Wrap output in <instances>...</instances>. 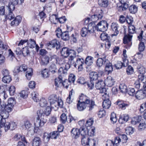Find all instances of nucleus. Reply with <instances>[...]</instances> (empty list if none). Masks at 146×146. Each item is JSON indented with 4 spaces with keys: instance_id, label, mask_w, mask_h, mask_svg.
I'll use <instances>...</instances> for the list:
<instances>
[{
    "instance_id": "obj_1",
    "label": "nucleus",
    "mask_w": 146,
    "mask_h": 146,
    "mask_svg": "<svg viewBox=\"0 0 146 146\" xmlns=\"http://www.w3.org/2000/svg\"><path fill=\"white\" fill-rule=\"evenodd\" d=\"M69 62L75 68L77 66L79 70H81L83 69V65L84 64V60L81 56L77 55L76 56V54L75 56L72 57Z\"/></svg>"
},
{
    "instance_id": "obj_2",
    "label": "nucleus",
    "mask_w": 146,
    "mask_h": 146,
    "mask_svg": "<svg viewBox=\"0 0 146 146\" xmlns=\"http://www.w3.org/2000/svg\"><path fill=\"white\" fill-rule=\"evenodd\" d=\"M48 100L51 108H54V107L57 108L62 107L63 101L61 99L59 100L56 95L53 94L50 95L48 97Z\"/></svg>"
},
{
    "instance_id": "obj_3",
    "label": "nucleus",
    "mask_w": 146,
    "mask_h": 146,
    "mask_svg": "<svg viewBox=\"0 0 146 146\" xmlns=\"http://www.w3.org/2000/svg\"><path fill=\"white\" fill-rule=\"evenodd\" d=\"M135 27L133 25H130L128 26V33L129 34L127 35H125L123 38V42L124 44H127V46L128 48L130 47L132 44L131 42L132 35L130 34H132L134 33L135 32Z\"/></svg>"
},
{
    "instance_id": "obj_4",
    "label": "nucleus",
    "mask_w": 146,
    "mask_h": 146,
    "mask_svg": "<svg viewBox=\"0 0 146 146\" xmlns=\"http://www.w3.org/2000/svg\"><path fill=\"white\" fill-rule=\"evenodd\" d=\"M0 126L1 128L4 127L6 131L9 129L13 130L17 128V125L14 122L9 123L6 122L5 120H2L0 122Z\"/></svg>"
},
{
    "instance_id": "obj_5",
    "label": "nucleus",
    "mask_w": 146,
    "mask_h": 146,
    "mask_svg": "<svg viewBox=\"0 0 146 146\" xmlns=\"http://www.w3.org/2000/svg\"><path fill=\"white\" fill-rule=\"evenodd\" d=\"M95 25L93 23H90L88 27H83L81 29V34L82 36H86L87 35L93 33L94 31V27Z\"/></svg>"
},
{
    "instance_id": "obj_6",
    "label": "nucleus",
    "mask_w": 146,
    "mask_h": 146,
    "mask_svg": "<svg viewBox=\"0 0 146 146\" xmlns=\"http://www.w3.org/2000/svg\"><path fill=\"white\" fill-rule=\"evenodd\" d=\"M62 55L65 57L69 56L68 59L72 58V57L75 56L76 54V52L73 50L69 49L67 47H63L61 51Z\"/></svg>"
},
{
    "instance_id": "obj_7",
    "label": "nucleus",
    "mask_w": 146,
    "mask_h": 146,
    "mask_svg": "<svg viewBox=\"0 0 146 146\" xmlns=\"http://www.w3.org/2000/svg\"><path fill=\"white\" fill-rule=\"evenodd\" d=\"M108 26V24L105 21H102L99 22L95 26L94 25V31L97 30L98 31L104 32L107 30Z\"/></svg>"
},
{
    "instance_id": "obj_8",
    "label": "nucleus",
    "mask_w": 146,
    "mask_h": 146,
    "mask_svg": "<svg viewBox=\"0 0 146 146\" xmlns=\"http://www.w3.org/2000/svg\"><path fill=\"white\" fill-rule=\"evenodd\" d=\"M78 102L86 103L88 105H90V110L92 109L95 105L94 101L87 98V97L83 94L80 96L79 100L78 101Z\"/></svg>"
},
{
    "instance_id": "obj_9",
    "label": "nucleus",
    "mask_w": 146,
    "mask_h": 146,
    "mask_svg": "<svg viewBox=\"0 0 146 146\" xmlns=\"http://www.w3.org/2000/svg\"><path fill=\"white\" fill-rule=\"evenodd\" d=\"M103 17V13L101 10L100 11V12L99 13L96 15H94L91 16V18H88L85 21V23L87 24L89 22L90 19L92 21L91 23H93L95 25V22L97 21L98 20L101 19Z\"/></svg>"
},
{
    "instance_id": "obj_10",
    "label": "nucleus",
    "mask_w": 146,
    "mask_h": 146,
    "mask_svg": "<svg viewBox=\"0 0 146 146\" xmlns=\"http://www.w3.org/2000/svg\"><path fill=\"white\" fill-rule=\"evenodd\" d=\"M121 5L117 6V9L120 12L125 11L128 8L130 5L128 0H118Z\"/></svg>"
},
{
    "instance_id": "obj_11",
    "label": "nucleus",
    "mask_w": 146,
    "mask_h": 146,
    "mask_svg": "<svg viewBox=\"0 0 146 146\" xmlns=\"http://www.w3.org/2000/svg\"><path fill=\"white\" fill-rule=\"evenodd\" d=\"M48 48L50 49L52 48H56V50H58L60 46L59 42L56 39L52 40L46 44Z\"/></svg>"
},
{
    "instance_id": "obj_12",
    "label": "nucleus",
    "mask_w": 146,
    "mask_h": 146,
    "mask_svg": "<svg viewBox=\"0 0 146 146\" xmlns=\"http://www.w3.org/2000/svg\"><path fill=\"white\" fill-rule=\"evenodd\" d=\"M10 3L8 7L10 9L14 10L15 6L17 5H21L24 2V0H10Z\"/></svg>"
},
{
    "instance_id": "obj_13",
    "label": "nucleus",
    "mask_w": 146,
    "mask_h": 146,
    "mask_svg": "<svg viewBox=\"0 0 146 146\" xmlns=\"http://www.w3.org/2000/svg\"><path fill=\"white\" fill-rule=\"evenodd\" d=\"M103 74V73L102 72L98 73L94 72H91L89 74L90 80L93 81H95L98 79V78L100 77V75L102 76Z\"/></svg>"
},
{
    "instance_id": "obj_14",
    "label": "nucleus",
    "mask_w": 146,
    "mask_h": 146,
    "mask_svg": "<svg viewBox=\"0 0 146 146\" xmlns=\"http://www.w3.org/2000/svg\"><path fill=\"white\" fill-rule=\"evenodd\" d=\"M111 30L113 32V34L111 35L112 37L114 36H116L119 33L118 31L119 26L116 23H113L111 25Z\"/></svg>"
},
{
    "instance_id": "obj_15",
    "label": "nucleus",
    "mask_w": 146,
    "mask_h": 146,
    "mask_svg": "<svg viewBox=\"0 0 146 146\" xmlns=\"http://www.w3.org/2000/svg\"><path fill=\"white\" fill-rule=\"evenodd\" d=\"M77 106V109L79 111H82L84 110L85 109H86L87 107L89 108V110L91 111L92 110H90V105H88L86 103L78 102Z\"/></svg>"
},
{
    "instance_id": "obj_16",
    "label": "nucleus",
    "mask_w": 146,
    "mask_h": 146,
    "mask_svg": "<svg viewBox=\"0 0 146 146\" xmlns=\"http://www.w3.org/2000/svg\"><path fill=\"white\" fill-rule=\"evenodd\" d=\"M115 82L114 79L110 76L107 77L104 81L105 85L110 87L113 86Z\"/></svg>"
},
{
    "instance_id": "obj_17",
    "label": "nucleus",
    "mask_w": 146,
    "mask_h": 146,
    "mask_svg": "<svg viewBox=\"0 0 146 146\" xmlns=\"http://www.w3.org/2000/svg\"><path fill=\"white\" fill-rule=\"evenodd\" d=\"M121 140L119 137H116L114 139V141L110 140L107 141V143L106 144V145H108L109 144L112 146L115 145H118L121 142Z\"/></svg>"
},
{
    "instance_id": "obj_18",
    "label": "nucleus",
    "mask_w": 146,
    "mask_h": 146,
    "mask_svg": "<svg viewBox=\"0 0 146 146\" xmlns=\"http://www.w3.org/2000/svg\"><path fill=\"white\" fill-rule=\"evenodd\" d=\"M42 143L41 139L38 137H35L32 142V146H40Z\"/></svg>"
},
{
    "instance_id": "obj_19",
    "label": "nucleus",
    "mask_w": 146,
    "mask_h": 146,
    "mask_svg": "<svg viewBox=\"0 0 146 146\" xmlns=\"http://www.w3.org/2000/svg\"><path fill=\"white\" fill-rule=\"evenodd\" d=\"M13 106L7 104L1 105L0 106V110H5V111H7L9 112L11 111L12 110V109Z\"/></svg>"
},
{
    "instance_id": "obj_20",
    "label": "nucleus",
    "mask_w": 146,
    "mask_h": 146,
    "mask_svg": "<svg viewBox=\"0 0 146 146\" xmlns=\"http://www.w3.org/2000/svg\"><path fill=\"white\" fill-rule=\"evenodd\" d=\"M136 98L139 100L143 99L146 96L145 92L142 90H137L135 95Z\"/></svg>"
},
{
    "instance_id": "obj_21",
    "label": "nucleus",
    "mask_w": 146,
    "mask_h": 146,
    "mask_svg": "<svg viewBox=\"0 0 146 146\" xmlns=\"http://www.w3.org/2000/svg\"><path fill=\"white\" fill-rule=\"evenodd\" d=\"M49 62V57L46 55L43 56L41 58L40 64L41 66H45L47 65Z\"/></svg>"
},
{
    "instance_id": "obj_22",
    "label": "nucleus",
    "mask_w": 146,
    "mask_h": 146,
    "mask_svg": "<svg viewBox=\"0 0 146 146\" xmlns=\"http://www.w3.org/2000/svg\"><path fill=\"white\" fill-rule=\"evenodd\" d=\"M79 130L77 128H73L71 131V135L75 139L78 138L80 135Z\"/></svg>"
},
{
    "instance_id": "obj_23",
    "label": "nucleus",
    "mask_w": 146,
    "mask_h": 146,
    "mask_svg": "<svg viewBox=\"0 0 146 146\" xmlns=\"http://www.w3.org/2000/svg\"><path fill=\"white\" fill-rule=\"evenodd\" d=\"M14 20L11 22V25L12 26L18 25L21 21L22 18L20 16H18L14 18Z\"/></svg>"
},
{
    "instance_id": "obj_24",
    "label": "nucleus",
    "mask_w": 146,
    "mask_h": 146,
    "mask_svg": "<svg viewBox=\"0 0 146 146\" xmlns=\"http://www.w3.org/2000/svg\"><path fill=\"white\" fill-rule=\"evenodd\" d=\"M138 72L139 73L138 78L139 80L145 77V71L144 68L143 67L139 68L138 69Z\"/></svg>"
},
{
    "instance_id": "obj_25",
    "label": "nucleus",
    "mask_w": 146,
    "mask_h": 146,
    "mask_svg": "<svg viewBox=\"0 0 146 146\" xmlns=\"http://www.w3.org/2000/svg\"><path fill=\"white\" fill-rule=\"evenodd\" d=\"M1 112L0 113V115L2 117V119H1L0 122L2 120H5V119L8 117L9 116V112L5 111V110H0Z\"/></svg>"
},
{
    "instance_id": "obj_26",
    "label": "nucleus",
    "mask_w": 146,
    "mask_h": 146,
    "mask_svg": "<svg viewBox=\"0 0 146 146\" xmlns=\"http://www.w3.org/2000/svg\"><path fill=\"white\" fill-rule=\"evenodd\" d=\"M93 57L90 56H87L84 60V63L88 66H90L93 63Z\"/></svg>"
},
{
    "instance_id": "obj_27",
    "label": "nucleus",
    "mask_w": 146,
    "mask_h": 146,
    "mask_svg": "<svg viewBox=\"0 0 146 146\" xmlns=\"http://www.w3.org/2000/svg\"><path fill=\"white\" fill-rule=\"evenodd\" d=\"M107 62L106 63V65L105 68V71L107 72L108 74L111 73L113 71V68L112 64L110 62Z\"/></svg>"
},
{
    "instance_id": "obj_28",
    "label": "nucleus",
    "mask_w": 146,
    "mask_h": 146,
    "mask_svg": "<svg viewBox=\"0 0 146 146\" xmlns=\"http://www.w3.org/2000/svg\"><path fill=\"white\" fill-rule=\"evenodd\" d=\"M111 102L110 100L107 98L104 100L102 103V106L104 108L108 109L111 106Z\"/></svg>"
},
{
    "instance_id": "obj_29",
    "label": "nucleus",
    "mask_w": 146,
    "mask_h": 146,
    "mask_svg": "<svg viewBox=\"0 0 146 146\" xmlns=\"http://www.w3.org/2000/svg\"><path fill=\"white\" fill-rule=\"evenodd\" d=\"M105 85L104 81L100 80L96 83L95 87L97 89H100L101 88L104 87Z\"/></svg>"
},
{
    "instance_id": "obj_30",
    "label": "nucleus",
    "mask_w": 146,
    "mask_h": 146,
    "mask_svg": "<svg viewBox=\"0 0 146 146\" xmlns=\"http://www.w3.org/2000/svg\"><path fill=\"white\" fill-rule=\"evenodd\" d=\"M79 133H80V135L82 136V137H84V136H87L88 135L87 133H88V131L87 128L86 127H81L79 129Z\"/></svg>"
},
{
    "instance_id": "obj_31",
    "label": "nucleus",
    "mask_w": 146,
    "mask_h": 146,
    "mask_svg": "<svg viewBox=\"0 0 146 146\" xmlns=\"http://www.w3.org/2000/svg\"><path fill=\"white\" fill-rule=\"evenodd\" d=\"M90 139V137L88 136H84V137H82L81 139L82 145L84 146L88 145Z\"/></svg>"
},
{
    "instance_id": "obj_32",
    "label": "nucleus",
    "mask_w": 146,
    "mask_h": 146,
    "mask_svg": "<svg viewBox=\"0 0 146 146\" xmlns=\"http://www.w3.org/2000/svg\"><path fill=\"white\" fill-rule=\"evenodd\" d=\"M98 3L100 6L105 8L107 7L109 5L108 0H98Z\"/></svg>"
},
{
    "instance_id": "obj_33",
    "label": "nucleus",
    "mask_w": 146,
    "mask_h": 146,
    "mask_svg": "<svg viewBox=\"0 0 146 146\" xmlns=\"http://www.w3.org/2000/svg\"><path fill=\"white\" fill-rule=\"evenodd\" d=\"M9 13L8 14L6 15V18L7 19L10 20L13 19L15 17V16L12 12L14 10L10 9L9 7H8Z\"/></svg>"
},
{
    "instance_id": "obj_34",
    "label": "nucleus",
    "mask_w": 146,
    "mask_h": 146,
    "mask_svg": "<svg viewBox=\"0 0 146 146\" xmlns=\"http://www.w3.org/2000/svg\"><path fill=\"white\" fill-rule=\"evenodd\" d=\"M61 37L64 40H68L69 39V35L68 31H65L61 34Z\"/></svg>"
},
{
    "instance_id": "obj_35",
    "label": "nucleus",
    "mask_w": 146,
    "mask_h": 146,
    "mask_svg": "<svg viewBox=\"0 0 146 146\" xmlns=\"http://www.w3.org/2000/svg\"><path fill=\"white\" fill-rule=\"evenodd\" d=\"M58 17L56 15H53L50 17V20L51 22L54 24H56L58 23Z\"/></svg>"
},
{
    "instance_id": "obj_36",
    "label": "nucleus",
    "mask_w": 146,
    "mask_h": 146,
    "mask_svg": "<svg viewBox=\"0 0 146 146\" xmlns=\"http://www.w3.org/2000/svg\"><path fill=\"white\" fill-rule=\"evenodd\" d=\"M101 40L103 41H108L110 39V37L106 33H102L100 36Z\"/></svg>"
},
{
    "instance_id": "obj_37",
    "label": "nucleus",
    "mask_w": 146,
    "mask_h": 146,
    "mask_svg": "<svg viewBox=\"0 0 146 146\" xmlns=\"http://www.w3.org/2000/svg\"><path fill=\"white\" fill-rule=\"evenodd\" d=\"M27 42L28 46L31 48H34L36 45V42L33 39H30Z\"/></svg>"
},
{
    "instance_id": "obj_38",
    "label": "nucleus",
    "mask_w": 146,
    "mask_h": 146,
    "mask_svg": "<svg viewBox=\"0 0 146 146\" xmlns=\"http://www.w3.org/2000/svg\"><path fill=\"white\" fill-rule=\"evenodd\" d=\"M50 135L46 132H44L43 135V140L46 143L48 142L50 138Z\"/></svg>"
},
{
    "instance_id": "obj_39",
    "label": "nucleus",
    "mask_w": 146,
    "mask_h": 146,
    "mask_svg": "<svg viewBox=\"0 0 146 146\" xmlns=\"http://www.w3.org/2000/svg\"><path fill=\"white\" fill-rule=\"evenodd\" d=\"M128 8L130 12L132 14L135 13L137 11V7L134 5H131Z\"/></svg>"
},
{
    "instance_id": "obj_40",
    "label": "nucleus",
    "mask_w": 146,
    "mask_h": 146,
    "mask_svg": "<svg viewBox=\"0 0 146 146\" xmlns=\"http://www.w3.org/2000/svg\"><path fill=\"white\" fill-rule=\"evenodd\" d=\"M61 84H63L64 86H65V82H64L63 83L62 82V80L59 78L55 79V85L57 87H58Z\"/></svg>"
},
{
    "instance_id": "obj_41",
    "label": "nucleus",
    "mask_w": 146,
    "mask_h": 146,
    "mask_svg": "<svg viewBox=\"0 0 146 146\" xmlns=\"http://www.w3.org/2000/svg\"><path fill=\"white\" fill-rule=\"evenodd\" d=\"M129 116L127 114H123L121 115L119 117V121H120L121 120L123 121L122 122L125 123L128 120Z\"/></svg>"
},
{
    "instance_id": "obj_42",
    "label": "nucleus",
    "mask_w": 146,
    "mask_h": 146,
    "mask_svg": "<svg viewBox=\"0 0 146 146\" xmlns=\"http://www.w3.org/2000/svg\"><path fill=\"white\" fill-rule=\"evenodd\" d=\"M22 54L24 56H26L30 54V51L28 47L25 46L23 48Z\"/></svg>"
},
{
    "instance_id": "obj_43",
    "label": "nucleus",
    "mask_w": 146,
    "mask_h": 146,
    "mask_svg": "<svg viewBox=\"0 0 146 146\" xmlns=\"http://www.w3.org/2000/svg\"><path fill=\"white\" fill-rule=\"evenodd\" d=\"M119 87L120 92L122 93H126L127 92L128 90L127 86L125 84H120Z\"/></svg>"
},
{
    "instance_id": "obj_44",
    "label": "nucleus",
    "mask_w": 146,
    "mask_h": 146,
    "mask_svg": "<svg viewBox=\"0 0 146 146\" xmlns=\"http://www.w3.org/2000/svg\"><path fill=\"white\" fill-rule=\"evenodd\" d=\"M41 73L42 76L44 78L48 77L50 75L49 70L46 68L42 71Z\"/></svg>"
},
{
    "instance_id": "obj_45",
    "label": "nucleus",
    "mask_w": 146,
    "mask_h": 146,
    "mask_svg": "<svg viewBox=\"0 0 146 146\" xmlns=\"http://www.w3.org/2000/svg\"><path fill=\"white\" fill-rule=\"evenodd\" d=\"M85 86H87L89 89L92 90L94 88V82L93 81L90 80V81L86 82Z\"/></svg>"
},
{
    "instance_id": "obj_46",
    "label": "nucleus",
    "mask_w": 146,
    "mask_h": 146,
    "mask_svg": "<svg viewBox=\"0 0 146 146\" xmlns=\"http://www.w3.org/2000/svg\"><path fill=\"white\" fill-rule=\"evenodd\" d=\"M11 77L10 75L3 76V78L2 80L5 83H9L11 81Z\"/></svg>"
},
{
    "instance_id": "obj_47",
    "label": "nucleus",
    "mask_w": 146,
    "mask_h": 146,
    "mask_svg": "<svg viewBox=\"0 0 146 146\" xmlns=\"http://www.w3.org/2000/svg\"><path fill=\"white\" fill-rule=\"evenodd\" d=\"M50 71L52 73H54L56 72L57 71L56 65L54 64H52L49 68Z\"/></svg>"
},
{
    "instance_id": "obj_48",
    "label": "nucleus",
    "mask_w": 146,
    "mask_h": 146,
    "mask_svg": "<svg viewBox=\"0 0 146 146\" xmlns=\"http://www.w3.org/2000/svg\"><path fill=\"white\" fill-rule=\"evenodd\" d=\"M110 119L113 123H115L117 121V119L115 113L114 112H112L111 115Z\"/></svg>"
},
{
    "instance_id": "obj_49",
    "label": "nucleus",
    "mask_w": 146,
    "mask_h": 146,
    "mask_svg": "<svg viewBox=\"0 0 146 146\" xmlns=\"http://www.w3.org/2000/svg\"><path fill=\"white\" fill-rule=\"evenodd\" d=\"M26 73V76L27 79L30 80L32 74L33 73V69L32 68H29Z\"/></svg>"
},
{
    "instance_id": "obj_50",
    "label": "nucleus",
    "mask_w": 146,
    "mask_h": 146,
    "mask_svg": "<svg viewBox=\"0 0 146 146\" xmlns=\"http://www.w3.org/2000/svg\"><path fill=\"white\" fill-rule=\"evenodd\" d=\"M50 138L52 139H56L57 137L59 135L58 132L57 131H55L51 132L50 133Z\"/></svg>"
},
{
    "instance_id": "obj_51",
    "label": "nucleus",
    "mask_w": 146,
    "mask_h": 146,
    "mask_svg": "<svg viewBox=\"0 0 146 146\" xmlns=\"http://www.w3.org/2000/svg\"><path fill=\"white\" fill-rule=\"evenodd\" d=\"M135 88L139 89L141 87L142 88L143 87L141 81L138 78V80H137L135 83Z\"/></svg>"
},
{
    "instance_id": "obj_52",
    "label": "nucleus",
    "mask_w": 146,
    "mask_h": 146,
    "mask_svg": "<svg viewBox=\"0 0 146 146\" xmlns=\"http://www.w3.org/2000/svg\"><path fill=\"white\" fill-rule=\"evenodd\" d=\"M103 60H102L101 58H98L96 62V65L98 67H101L103 64H105L107 62H104Z\"/></svg>"
},
{
    "instance_id": "obj_53",
    "label": "nucleus",
    "mask_w": 146,
    "mask_h": 146,
    "mask_svg": "<svg viewBox=\"0 0 146 146\" xmlns=\"http://www.w3.org/2000/svg\"><path fill=\"white\" fill-rule=\"evenodd\" d=\"M38 94L35 92H34L32 94V98L35 102H37L39 101V100L38 97Z\"/></svg>"
},
{
    "instance_id": "obj_54",
    "label": "nucleus",
    "mask_w": 146,
    "mask_h": 146,
    "mask_svg": "<svg viewBox=\"0 0 146 146\" xmlns=\"http://www.w3.org/2000/svg\"><path fill=\"white\" fill-rule=\"evenodd\" d=\"M39 104L41 107H44L47 104V101L45 99L42 98L40 100Z\"/></svg>"
},
{
    "instance_id": "obj_55",
    "label": "nucleus",
    "mask_w": 146,
    "mask_h": 146,
    "mask_svg": "<svg viewBox=\"0 0 146 146\" xmlns=\"http://www.w3.org/2000/svg\"><path fill=\"white\" fill-rule=\"evenodd\" d=\"M9 91L10 95H14L15 93V87L13 86H11L9 89Z\"/></svg>"
},
{
    "instance_id": "obj_56",
    "label": "nucleus",
    "mask_w": 146,
    "mask_h": 146,
    "mask_svg": "<svg viewBox=\"0 0 146 146\" xmlns=\"http://www.w3.org/2000/svg\"><path fill=\"white\" fill-rule=\"evenodd\" d=\"M60 117L61 121L62 123H64L66 121H67L68 119L66 114L65 113L62 114Z\"/></svg>"
},
{
    "instance_id": "obj_57",
    "label": "nucleus",
    "mask_w": 146,
    "mask_h": 146,
    "mask_svg": "<svg viewBox=\"0 0 146 146\" xmlns=\"http://www.w3.org/2000/svg\"><path fill=\"white\" fill-rule=\"evenodd\" d=\"M146 125L145 122L140 123L138 127V129L139 131H143L146 128Z\"/></svg>"
},
{
    "instance_id": "obj_58",
    "label": "nucleus",
    "mask_w": 146,
    "mask_h": 146,
    "mask_svg": "<svg viewBox=\"0 0 146 146\" xmlns=\"http://www.w3.org/2000/svg\"><path fill=\"white\" fill-rule=\"evenodd\" d=\"M127 92L130 96H134L136 94L135 91L133 88H129L127 91Z\"/></svg>"
},
{
    "instance_id": "obj_59",
    "label": "nucleus",
    "mask_w": 146,
    "mask_h": 146,
    "mask_svg": "<svg viewBox=\"0 0 146 146\" xmlns=\"http://www.w3.org/2000/svg\"><path fill=\"white\" fill-rule=\"evenodd\" d=\"M75 79V76L73 74H70L69 76L68 81L70 83H74Z\"/></svg>"
},
{
    "instance_id": "obj_60",
    "label": "nucleus",
    "mask_w": 146,
    "mask_h": 146,
    "mask_svg": "<svg viewBox=\"0 0 146 146\" xmlns=\"http://www.w3.org/2000/svg\"><path fill=\"white\" fill-rule=\"evenodd\" d=\"M126 72L128 75H129L132 74L134 72L133 68L131 66H129L126 68Z\"/></svg>"
},
{
    "instance_id": "obj_61",
    "label": "nucleus",
    "mask_w": 146,
    "mask_h": 146,
    "mask_svg": "<svg viewBox=\"0 0 146 146\" xmlns=\"http://www.w3.org/2000/svg\"><path fill=\"white\" fill-rule=\"evenodd\" d=\"M42 117H41V119H40V120H39V119H37V121L36 122V124H38L40 126H42L45 123H46V119H43L42 120Z\"/></svg>"
},
{
    "instance_id": "obj_62",
    "label": "nucleus",
    "mask_w": 146,
    "mask_h": 146,
    "mask_svg": "<svg viewBox=\"0 0 146 146\" xmlns=\"http://www.w3.org/2000/svg\"><path fill=\"white\" fill-rule=\"evenodd\" d=\"M114 66L117 69H121L123 67L122 62L120 61H118L116 64H115Z\"/></svg>"
},
{
    "instance_id": "obj_63",
    "label": "nucleus",
    "mask_w": 146,
    "mask_h": 146,
    "mask_svg": "<svg viewBox=\"0 0 146 146\" xmlns=\"http://www.w3.org/2000/svg\"><path fill=\"white\" fill-rule=\"evenodd\" d=\"M20 96L24 98H25L27 97L28 92L27 91L22 90L20 93Z\"/></svg>"
},
{
    "instance_id": "obj_64",
    "label": "nucleus",
    "mask_w": 146,
    "mask_h": 146,
    "mask_svg": "<svg viewBox=\"0 0 146 146\" xmlns=\"http://www.w3.org/2000/svg\"><path fill=\"white\" fill-rule=\"evenodd\" d=\"M145 48L144 43L142 42H140L139 44L138 49L139 51H143Z\"/></svg>"
}]
</instances>
